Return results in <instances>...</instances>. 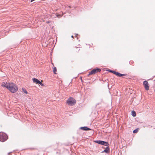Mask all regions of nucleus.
I'll return each mask as SVG.
<instances>
[{
	"label": "nucleus",
	"mask_w": 155,
	"mask_h": 155,
	"mask_svg": "<svg viewBox=\"0 0 155 155\" xmlns=\"http://www.w3.org/2000/svg\"><path fill=\"white\" fill-rule=\"evenodd\" d=\"M109 71L110 72L112 73H113V71H112V70H109Z\"/></svg>",
	"instance_id": "dca6fc26"
},
{
	"label": "nucleus",
	"mask_w": 155,
	"mask_h": 155,
	"mask_svg": "<svg viewBox=\"0 0 155 155\" xmlns=\"http://www.w3.org/2000/svg\"><path fill=\"white\" fill-rule=\"evenodd\" d=\"M8 138L7 135L4 133H0V141L1 142H4Z\"/></svg>",
	"instance_id": "7ed1b4c3"
},
{
	"label": "nucleus",
	"mask_w": 155,
	"mask_h": 155,
	"mask_svg": "<svg viewBox=\"0 0 155 155\" xmlns=\"http://www.w3.org/2000/svg\"><path fill=\"white\" fill-rule=\"evenodd\" d=\"M33 80L34 82L36 83V84H38L39 81L38 80L35 78L33 79Z\"/></svg>",
	"instance_id": "1a4fd4ad"
},
{
	"label": "nucleus",
	"mask_w": 155,
	"mask_h": 155,
	"mask_svg": "<svg viewBox=\"0 0 155 155\" xmlns=\"http://www.w3.org/2000/svg\"><path fill=\"white\" fill-rule=\"evenodd\" d=\"M139 129V128L136 129L133 131V133H137Z\"/></svg>",
	"instance_id": "9b49d317"
},
{
	"label": "nucleus",
	"mask_w": 155,
	"mask_h": 155,
	"mask_svg": "<svg viewBox=\"0 0 155 155\" xmlns=\"http://www.w3.org/2000/svg\"><path fill=\"white\" fill-rule=\"evenodd\" d=\"M22 90L24 93H25L26 94H27L28 93L27 91L26 90V89H25L24 88H22Z\"/></svg>",
	"instance_id": "ddd939ff"
},
{
	"label": "nucleus",
	"mask_w": 155,
	"mask_h": 155,
	"mask_svg": "<svg viewBox=\"0 0 155 155\" xmlns=\"http://www.w3.org/2000/svg\"><path fill=\"white\" fill-rule=\"evenodd\" d=\"M107 151L108 150L107 149H105L104 150V151L106 153H107Z\"/></svg>",
	"instance_id": "f3484780"
},
{
	"label": "nucleus",
	"mask_w": 155,
	"mask_h": 155,
	"mask_svg": "<svg viewBox=\"0 0 155 155\" xmlns=\"http://www.w3.org/2000/svg\"><path fill=\"white\" fill-rule=\"evenodd\" d=\"M80 129L84 130H91V129L86 127H80Z\"/></svg>",
	"instance_id": "6e6552de"
},
{
	"label": "nucleus",
	"mask_w": 155,
	"mask_h": 155,
	"mask_svg": "<svg viewBox=\"0 0 155 155\" xmlns=\"http://www.w3.org/2000/svg\"><path fill=\"white\" fill-rule=\"evenodd\" d=\"M95 142L99 144H101L102 145H104L106 146H108L109 144L108 142H105L103 141H101V140H99V141H95Z\"/></svg>",
	"instance_id": "39448f33"
},
{
	"label": "nucleus",
	"mask_w": 155,
	"mask_h": 155,
	"mask_svg": "<svg viewBox=\"0 0 155 155\" xmlns=\"http://www.w3.org/2000/svg\"><path fill=\"white\" fill-rule=\"evenodd\" d=\"M71 37H72V38L73 37V35H72V36H71Z\"/></svg>",
	"instance_id": "a211bd4d"
},
{
	"label": "nucleus",
	"mask_w": 155,
	"mask_h": 155,
	"mask_svg": "<svg viewBox=\"0 0 155 155\" xmlns=\"http://www.w3.org/2000/svg\"><path fill=\"white\" fill-rule=\"evenodd\" d=\"M101 71V69L100 68H94L88 74V76L90 75L94 74L95 73L99 72Z\"/></svg>",
	"instance_id": "20e7f679"
},
{
	"label": "nucleus",
	"mask_w": 155,
	"mask_h": 155,
	"mask_svg": "<svg viewBox=\"0 0 155 155\" xmlns=\"http://www.w3.org/2000/svg\"><path fill=\"white\" fill-rule=\"evenodd\" d=\"M67 103L69 105L72 106L76 104V101L73 98L70 97L68 99L67 101Z\"/></svg>",
	"instance_id": "f03ea898"
},
{
	"label": "nucleus",
	"mask_w": 155,
	"mask_h": 155,
	"mask_svg": "<svg viewBox=\"0 0 155 155\" xmlns=\"http://www.w3.org/2000/svg\"><path fill=\"white\" fill-rule=\"evenodd\" d=\"M154 91H155V90H154Z\"/></svg>",
	"instance_id": "6ab92c4d"
},
{
	"label": "nucleus",
	"mask_w": 155,
	"mask_h": 155,
	"mask_svg": "<svg viewBox=\"0 0 155 155\" xmlns=\"http://www.w3.org/2000/svg\"><path fill=\"white\" fill-rule=\"evenodd\" d=\"M132 115L134 117H135L136 116V113L134 111H132Z\"/></svg>",
	"instance_id": "9d476101"
},
{
	"label": "nucleus",
	"mask_w": 155,
	"mask_h": 155,
	"mask_svg": "<svg viewBox=\"0 0 155 155\" xmlns=\"http://www.w3.org/2000/svg\"><path fill=\"white\" fill-rule=\"evenodd\" d=\"M57 71V69H56V68L55 67H54V68H53V72H54V73L55 74H56V72Z\"/></svg>",
	"instance_id": "4468645a"
},
{
	"label": "nucleus",
	"mask_w": 155,
	"mask_h": 155,
	"mask_svg": "<svg viewBox=\"0 0 155 155\" xmlns=\"http://www.w3.org/2000/svg\"><path fill=\"white\" fill-rule=\"evenodd\" d=\"M113 74L117 75V76L119 77H122L123 76H125L126 75L125 74H121L119 72H117L116 71H113Z\"/></svg>",
	"instance_id": "0eeeda50"
},
{
	"label": "nucleus",
	"mask_w": 155,
	"mask_h": 155,
	"mask_svg": "<svg viewBox=\"0 0 155 155\" xmlns=\"http://www.w3.org/2000/svg\"><path fill=\"white\" fill-rule=\"evenodd\" d=\"M143 84L145 87V89L147 90H148L149 89V86L147 81H145L143 82Z\"/></svg>",
	"instance_id": "423d86ee"
},
{
	"label": "nucleus",
	"mask_w": 155,
	"mask_h": 155,
	"mask_svg": "<svg viewBox=\"0 0 155 155\" xmlns=\"http://www.w3.org/2000/svg\"><path fill=\"white\" fill-rule=\"evenodd\" d=\"M8 84H5V83H3L2 84V86H3V87H5L6 88V86H8Z\"/></svg>",
	"instance_id": "f8f14e48"
},
{
	"label": "nucleus",
	"mask_w": 155,
	"mask_h": 155,
	"mask_svg": "<svg viewBox=\"0 0 155 155\" xmlns=\"http://www.w3.org/2000/svg\"><path fill=\"white\" fill-rule=\"evenodd\" d=\"M6 88L12 93L15 92L18 89L16 85L13 83H9L8 85L7 86Z\"/></svg>",
	"instance_id": "f257e3e1"
},
{
	"label": "nucleus",
	"mask_w": 155,
	"mask_h": 155,
	"mask_svg": "<svg viewBox=\"0 0 155 155\" xmlns=\"http://www.w3.org/2000/svg\"><path fill=\"white\" fill-rule=\"evenodd\" d=\"M38 84L41 85L42 86H44V85L43 84H42L40 81H39V82L38 83Z\"/></svg>",
	"instance_id": "2eb2a0df"
}]
</instances>
